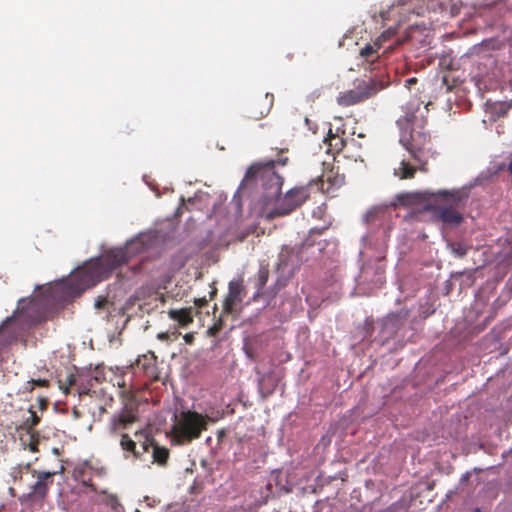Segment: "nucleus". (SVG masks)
Returning <instances> with one entry per match:
<instances>
[{"label":"nucleus","mask_w":512,"mask_h":512,"mask_svg":"<svg viewBox=\"0 0 512 512\" xmlns=\"http://www.w3.org/2000/svg\"><path fill=\"white\" fill-rule=\"evenodd\" d=\"M380 48H381V45L378 42H374L373 44H367L365 47H363L360 50L359 56L365 62L372 64L376 60L379 59V49Z\"/></svg>","instance_id":"obj_22"},{"label":"nucleus","mask_w":512,"mask_h":512,"mask_svg":"<svg viewBox=\"0 0 512 512\" xmlns=\"http://www.w3.org/2000/svg\"><path fill=\"white\" fill-rule=\"evenodd\" d=\"M39 403H40L41 409H45L48 405V400L45 398H40Z\"/></svg>","instance_id":"obj_36"},{"label":"nucleus","mask_w":512,"mask_h":512,"mask_svg":"<svg viewBox=\"0 0 512 512\" xmlns=\"http://www.w3.org/2000/svg\"><path fill=\"white\" fill-rule=\"evenodd\" d=\"M157 357L154 352H148L147 354H143L136 360V366L140 367L143 371L148 372L155 366Z\"/></svg>","instance_id":"obj_24"},{"label":"nucleus","mask_w":512,"mask_h":512,"mask_svg":"<svg viewBox=\"0 0 512 512\" xmlns=\"http://www.w3.org/2000/svg\"><path fill=\"white\" fill-rule=\"evenodd\" d=\"M30 435V443L29 448L30 451L36 452L38 450V438L35 436V433H28Z\"/></svg>","instance_id":"obj_30"},{"label":"nucleus","mask_w":512,"mask_h":512,"mask_svg":"<svg viewBox=\"0 0 512 512\" xmlns=\"http://www.w3.org/2000/svg\"><path fill=\"white\" fill-rule=\"evenodd\" d=\"M35 386H39V387H48L49 386V381L46 380V379H32L30 381H27L26 384L23 386V390L22 392L23 393H30L34 390V387Z\"/></svg>","instance_id":"obj_27"},{"label":"nucleus","mask_w":512,"mask_h":512,"mask_svg":"<svg viewBox=\"0 0 512 512\" xmlns=\"http://www.w3.org/2000/svg\"><path fill=\"white\" fill-rule=\"evenodd\" d=\"M158 338L161 339V340H166L168 338V334L167 333H160V334H158Z\"/></svg>","instance_id":"obj_38"},{"label":"nucleus","mask_w":512,"mask_h":512,"mask_svg":"<svg viewBox=\"0 0 512 512\" xmlns=\"http://www.w3.org/2000/svg\"><path fill=\"white\" fill-rule=\"evenodd\" d=\"M245 296L241 282L231 281L228 287V294L223 303V313L232 314L236 305L240 304Z\"/></svg>","instance_id":"obj_14"},{"label":"nucleus","mask_w":512,"mask_h":512,"mask_svg":"<svg viewBox=\"0 0 512 512\" xmlns=\"http://www.w3.org/2000/svg\"><path fill=\"white\" fill-rule=\"evenodd\" d=\"M269 278V270L266 267H261L258 271V289H262Z\"/></svg>","instance_id":"obj_29"},{"label":"nucleus","mask_w":512,"mask_h":512,"mask_svg":"<svg viewBox=\"0 0 512 512\" xmlns=\"http://www.w3.org/2000/svg\"><path fill=\"white\" fill-rule=\"evenodd\" d=\"M409 317V311L402 309L395 313H389L382 321V331L389 336H393L402 326L405 325Z\"/></svg>","instance_id":"obj_15"},{"label":"nucleus","mask_w":512,"mask_h":512,"mask_svg":"<svg viewBox=\"0 0 512 512\" xmlns=\"http://www.w3.org/2000/svg\"><path fill=\"white\" fill-rule=\"evenodd\" d=\"M40 421L39 416L36 414L35 411L29 410V417L26 418V420L23 422V427L26 428L28 433H34V427L38 425Z\"/></svg>","instance_id":"obj_26"},{"label":"nucleus","mask_w":512,"mask_h":512,"mask_svg":"<svg viewBox=\"0 0 512 512\" xmlns=\"http://www.w3.org/2000/svg\"><path fill=\"white\" fill-rule=\"evenodd\" d=\"M417 83V78L412 77L405 80V86L410 88L413 84Z\"/></svg>","instance_id":"obj_33"},{"label":"nucleus","mask_w":512,"mask_h":512,"mask_svg":"<svg viewBox=\"0 0 512 512\" xmlns=\"http://www.w3.org/2000/svg\"><path fill=\"white\" fill-rule=\"evenodd\" d=\"M252 183L262 187L267 200L278 198L281 193L283 178L275 171V161L251 165L241 182L240 189Z\"/></svg>","instance_id":"obj_4"},{"label":"nucleus","mask_w":512,"mask_h":512,"mask_svg":"<svg viewBox=\"0 0 512 512\" xmlns=\"http://www.w3.org/2000/svg\"><path fill=\"white\" fill-rule=\"evenodd\" d=\"M33 471V468H31V465L30 464H26L24 466H19L17 468H14L11 475L13 477V480L14 482L16 483L17 481L19 482H25L26 481V477L27 476H30L31 477V472Z\"/></svg>","instance_id":"obj_25"},{"label":"nucleus","mask_w":512,"mask_h":512,"mask_svg":"<svg viewBox=\"0 0 512 512\" xmlns=\"http://www.w3.org/2000/svg\"><path fill=\"white\" fill-rule=\"evenodd\" d=\"M56 474L57 472L33 469L31 472V478L34 479V481L28 483L29 491L22 494L20 497L21 503L31 502L35 504H42L48 496Z\"/></svg>","instance_id":"obj_9"},{"label":"nucleus","mask_w":512,"mask_h":512,"mask_svg":"<svg viewBox=\"0 0 512 512\" xmlns=\"http://www.w3.org/2000/svg\"><path fill=\"white\" fill-rule=\"evenodd\" d=\"M386 86L387 82L380 79L361 80L353 89L339 93L337 103L343 107L357 105L375 96Z\"/></svg>","instance_id":"obj_7"},{"label":"nucleus","mask_w":512,"mask_h":512,"mask_svg":"<svg viewBox=\"0 0 512 512\" xmlns=\"http://www.w3.org/2000/svg\"><path fill=\"white\" fill-rule=\"evenodd\" d=\"M188 260H189V256H182L181 260L178 263V266L183 267Z\"/></svg>","instance_id":"obj_35"},{"label":"nucleus","mask_w":512,"mask_h":512,"mask_svg":"<svg viewBox=\"0 0 512 512\" xmlns=\"http://www.w3.org/2000/svg\"><path fill=\"white\" fill-rule=\"evenodd\" d=\"M44 298L21 299L11 317L0 326V341L4 344L23 337L31 326L47 320V308Z\"/></svg>","instance_id":"obj_3"},{"label":"nucleus","mask_w":512,"mask_h":512,"mask_svg":"<svg viewBox=\"0 0 512 512\" xmlns=\"http://www.w3.org/2000/svg\"><path fill=\"white\" fill-rule=\"evenodd\" d=\"M139 420V408L133 401H128L122 409L111 417L109 430L112 434H119L129 429Z\"/></svg>","instance_id":"obj_11"},{"label":"nucleus","mask_w":512,"mask_h":512,"mask_svg":"<svg viewBox=\"0 0 512 512\" xmlns=\"http://www.w3.org/2000/svg\"><path fill=\"white\" fill-rule=\"evenodd\" d=\"M321 182V190L324 191L323 185L324 181L327 183V189L326 191L329 192L331 189H337L341 187L345 182V176L343 174H340L337 171H335L334 168H331L329 171L325 172L322 177L319 179Z\"/></svg>","instance_id":"obj_17"},{"label":"nucleus","mask_w":512,"mask_h":512,"mask_svg":"<svg viewBox=\"0 0 512 512\" xmlns=\"http://www.w3.org/2000/svg\"><path fill=\"white\" fill-rule=\"evenodd\" d=\"M92 470V466L87 461H85L74 468L73 477L75 480L81 482L84 486L95 489L91 477Z\"/></svg>","instance_id":"obj_18"},{"label":"nucleus","mask_w":512,"mask_h":512,"mask_svg":"<svg viewBox=\"0 0 512 512\" xmlns=\"http://www.w3.org/2000/svg\"><path fill=\"white\" fill-rule=\"evenodd\" d=\"M284 256H285V255H284V253L282 252V253L280 254V261H281V263H282V264L287 265V263L285 262L286 260L284 259Z\"/></svg>","instance_id":"obj_41"},{"label":"nucleus","mask_w":512,"mask_h":512,"mask_svg":"<svg viewBox=\"0 0 512 512\" xmlns=\"http://www.w3.org/2000/svg\"><path fill=\"white\" fill-rule=\"evenodd\" d=\"M455 252L459 255V256H464L466 254V250L463 249L462 247H458L457 249H455Z\"/></svg>","instance_id":"obj_37"},{"label":"nucleus","mask_w":512,"mask_h":512,"mask_svg":"<svg viewBox=\"0 0 512 512\" xmlns=\"http://www.w3.org/2000/svg\"><path fill=\"white\" fill-rule=\"evenodd\" d=\"M507 171L509 172V174L512 176V160L509 162L508 166H507Z\"/></svg>","instance_id":"obj_39"},{"label":"nucleus","mask_w":512,"mask_h":512,"mask_svg":"<svg viewBox=\"0 0 512 512\" xmlns=\"http://www.w3.org/2000/svg\"><path fill=\"white\" fill-rule=\"evenodd\" d=\"M442 198L445 203L438 205L434 209V215L444 224L457 226L462 223L463 216L460 207L464 205L468 198V193L464 189L439 190L432 194Z\"/></svg>","instance_id":"obj_5"},{"label":"nucleus","mask_w":512,"mask_h":512,"mask_svg":"<svg viewBox=\"0 0 512 512\" xmlns=\"http://www.w3.org/2000/svg\"><path fill=\"white\" fill-rule=\"evenodd\" d=\"M175 418L172 431L179 443H190L200 438L210 420L207 415L192 410L181 411Z\"/></svg>","instance_id":"obj_6"},{"label":"nucleus","mask_w":512,"mask_h":512,"mask_svg":"<svg viewBox=\"0 0 512 512\" xmlns=\"http://www.w3.org/2000/svg\"><path fill=\"white\" fill-rule=\"evenodd\" d=\"M417 194L402 193L396 196L397 202H390L373 206L365 214V222L367 224H381L391 217V209L397 208L399 204L408 206L417 201Z\"/></svg>","instance_id":"obj_10"},{"label":"nucleus","mask_w":512,"mask_h":512,"mask_svg":"<svg viewBox=\"0 0 512 512\" xmlns=\"http://www.w3.org/2000/svg\"><path fill=\"white\" fill-rule=\"evenodd\" d=\"M192 307L182 309H170L168 316L170 319L176 321L179 327L186 328L193 323Z\"/></svg>","instance_id":"obj_19"},{"label":"nucleus","mask_w":512,"mask_h":512,"mask_svg":"<svg viewBox=\"0 0 512 512\" xmlns=\"http://www.w3.org/2000/svg\"><path fill=\"white\" fill-rule=\"evenodd\" d=\"M138 440L130 437L127 433H121L120 446L124 452L130 453L134 459H141L144 452L137 449Z\"/></svg>","instance_id":"obj_20"},{"label":"nucleus","mask_w":512,"mask_h":512,"mask_svg":"<svg viewBox=\"0 0 512 512\" xmlns=\"http://www.w3.org/2000/svg\"><path fill=\"white\" fill-rule=\"evenodd\" d=\"M473 512H482L480 508H475Z\"/></svg>","instance_id":"obj_43"},{"label":"nucleus","mask_w":512,"mask_h":512,"mask_svg":"<svg viewBox=\"0 0 512 512\" xmlns=\"http://www.w3.org/2000/svg\"><path fill=\"white\" fill-rule=\"evenodd\" d=\"M106 304V299L102 298V299H98L96 302H95V306L96 308H102L104 307Z\"/></svg>","instance_id":"obj_34"},{"label":"nucleus","mask_w":512,"mask_h":512,"mask_svg":"<svg viewBox=\"0 0 512 512\" xmlns=\"http://www.w3.org/2000/svg\"><path fill=\"white\" fill-rule=\"evenodd\" d=\"M317 185V182H310L307 185L296 186L290 189L282 198L277 200L274 209L270 212V216L280 217L292 213L309 199L311 189Z\"/></svg>","instance_id":"obj_8"},{"label":"nucleus","mask_w":512,"mask_h":512,"mask_svg":"<svg viewBox=\"0 0 512 512\" xmlns=\"http://www.w3.org/2000/svg\"><path fill=\"white\" fill-rule=\"evenodd\" d=\"M183 339H184L186 344L192 345L194 343L195 337H194L193 333H186L183 336Z\"/></svg>","instance_id":"obj_31"},{"label":"nucleus","mask_w":512,"mask_h":512,"mask_svg":"<svg viewBox=\"0 0 512 512\" xmlns=\"http://www.w3.org/2000/svg\"><path fill=\"white\" fill-rule=\"evenodd\" d=\"M144 249L143 237H138L129 242L125 248H113L100 257L85 263L72 279L79 280L76 292L79 294L86 288L108 278L114 270L128 263L132 254L139 253Z\"/></svg>","instance_id":"obj_1"},{"label":"nucleus","mask_w":512,"mask_h":512,"mask_svg":"<svg viewBox=\"0 0 512 512\" xmlns=\"http://www.w3.org/2000/svg\"><path fill=\"white\" fill-rule=\"evenodd\" d=\"M99 413H100V415H102V414L106 413V409H105V407H104V406H100V407H99Z\"/></svg>","instance_id":"obj_42"},{"label":"nucleus","mask_w":512,"mask_h":512,"mask_svg":"<svg viewBox=\"0 0 512 512\" xmlns=\"http://www.w3.org/2000/svg\"><path fill=\"white\" fill-rule=\"evenodd\" d=\"M419 170V166H412L407 161L402 160L400 167L395 169L394 174L400 179H411L414 178L416 171Z\"/></svg>","instance_id":"obj_23"},{"label":"nucleus","mask_w":512,"mask_h":512,"mask_svg":"<svg viewBox=\"0 0 512 512\" xmlns=\"http://www.w3.org/2000/svg\"><path fill=\"white\" fill-rule=\"evenodd\" d=\"M195 305L198 307V308H203L207 305V300L205 297L203 298H198V299H195L194 301Z\"/></svg>","instance_id":"obj_32"},{"label":"nucleus","mask_w":512,"mask_h":512,"mask_svg":"<svg viewBox=\"0 0 512 512\" xmlns=\"http://www.w3.org/2000/svg\"><path fill=\"white\" fill-rule=\"evenodd\" d=\"M105 503L113 512H123V506L115 495H108L105 499Z\"/></svg>","instance_id":"obj_28"},{"label":"nucleus","mask_w":512,"mask_h":512,"mask_svg":"<svg viewBox=\"0 0 512 512\" xmlns=\"http://www.w3.org/2000/svg\"><path fill=\"white\" fill-rule=\"evenodd\" d=\"M426 119L419 110L406 111L397 120L401 131L400 143L419 164V170L427 171L428 157L432 154L431 137L425 128Z\"/></svg>","instance_id":"obj_2"},{"label":"nucleus","mask_w":512,"mask_h":512,"mask_svg":"<svg viewBox=\"0 0 512 512\" xmlns=\"http://www.w3.org/2000/svg\"><path fill=\"white\" fill-rule=\"evenodd\" d=\"M325 143L327 144V153H330L332 155H336L343 152L347 146V142L344 139L343 135L333 133L332 129H329L328 135L325 138Z\"/></svg>","instance_id":"obj_16"},{"label":"nucleus","mask_w":512,"mask_h":512,"mask_svg":"<svg viewBox=\"0 0 512 512\" xmlns=\"http://www.w3.org/2000/svg\"><path fill=\"white\" fill-rule=\"evenodd\" d=\"M60 387L63 389L64 393H69L70 389L76 387V390L80 396L84 394H88L90 389L78 384V379L74 374H69L66 376L65 380H60Z\"/></svg>","instance_id":"obj_21"},{"label":"nucleus","mask_w":512,"mask_h":512,"mask_svg":"<svg viewBox=\"0 0 512 512\" xmlns=\"http://www.w3.org/2000/svg\"><path fill=\"white\" fill-rule=\"evenodd\" d=\"M135 438L138 440L144 453H148L150 449L152 450V463H156L159 466L167 464L169 450L159 446L150 434L143 430H138L135 432Z\"/></svg>","instance_id":"obj_12"},{"label":"nucleus","mask_w":512,"mask_h":512,"mask_svg":"<svg viewBox=\"0 0 512 512\" xmlns=\"http://www.w3.org/2000/svg\"><path fill=\"white\" fill-rule=\"evenodd\" d=\"M274 97L270 93L254 98L248 105V116L254 119H261L268 115L273 106Z\"/></svg>","instance_id":"obj_13"},{"label":"nucleus","mask_w":512,"mask_h":512,"mask_svg":"<svg viewBox=\"0 0 512 512\" xmlns=\"http://www.w3.org/2000/svg\"><path fill=\"white\" fill-rule=\"evenodd\" d=\"M287 161H288V158H284V159H279V160L277 161V163H279V164H281V165H285Z\"/></svg>","instance_id":"obj_40"}]
</instances>
